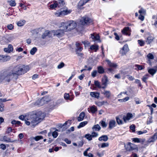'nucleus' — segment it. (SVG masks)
<instances>
[{
  "label": "nucleus",
  "instance_id": "nucleus-63",
  "mask_svg": "<svg viewBox=\"0 0 157 157\" xmlns=\"http://www.w3.org/2000/svg\"><path fill=\"white\" fill-rule=\"evenodd\" d=\"M7 28L11 30L13 28V26L12 24H10L7 25Z\"/></svg>",
  "mask_w": 157,
  "mask_h": 157
},
{
  "label": "nucleus",
  "instance_id": "nucleus-35",
  "mask_svg": "<svg viewBox=\"0 0 157 157\" xmlns=\"http://www.w3.org/2000/svg\"><path fill=\"white\" fill-rule=\"evenodd\" d=\"M87 122L86 121H83L81 122L79 125L78 126V128H79L81 127H82L87 124Z\"/></svg>",
  "mask_w": 157,
  "mask_h": 157
},
{
  "label": "nucleus",
  "instance_id": "nucleus-48",
  "mask_svg": "<svg viewBox=\"0 0 157 157\" xmlns=\"http://www.w3.org/2000/svg\"><path fill=\"white\" fill-rule=\"evenodd\" d=\"M43 138L42 136H37L34 138V139L36 141H37L40 139H42Z\"/></svg>",
  "mask_w": 157,
  "mask_h": 157
},
{
  "label": "nucleus",
  "instance_id": "nucleus-17",
  "mask_svg": "<svg viewBox=\"0 0 157 157\" xmlns=\"http://www.w3.org/2000/svg\"><path fill=\"white\" fill-rule=\"evenodd\" d=\"M108 78L106 76H104L102 79V82L103 85L106 86L108 84Z\"/></svg>",
  "mask_w": 157,
  "mask_h": 157
},
{
  "label": "nucleus",
  "instance_id": "nucleus-27",
  "mask_svg": "<svg viewBox=\"0 0 157 157\" xmlns=\"http://www.w3.org/2000/svg\"><path fill=\"white\" fill-rule=\"evenodd\" d=\"M98 73L100 74H103L104 72V70L103 67L101 66L98 67Z\"/></svg>",
  "mask_w": 157,
  "mask_h": 157
},
{
  "label": "nucleus",
  "instance_id": "nucleus-8",
  "mask_svg": "<svg viewBox=\"0 0 157 157\" xmlns=\"http://www.w3.org/2000/svg\"><path fill=\"white\" fill-rule=\"evenodd\" d=\"M129 49L128 44H125L120 51V53L122 56H123L127 53Z\"/></svg>",
  "mask_w": 157,
  "mask_h": 157
},
{
  "label": "nucleus",
  "instance_id": "nucleus-57",
  "mask_svg": "<svg viewBox=\"0 0 157 157\" xmlns=\"http://www.w3.org/2000/svg\"><path fill=\"white\" fill-rule=\"evenodd\" d=\"M64 66V64L63 62H61L57 66L58 69H60Z\"/></svg>",
  "mask_w": 157,
  "mask_h": 157
},
{
  "label": "nucleus",
  "instance_id": "nucleus-51",
  "mask_svg": "<svg viewBox=\"0 0 157 157\" xmlns=\"http://www.w3.org/2000/svg\"><path fill=\"white\" fill-rule=\"evenodd\" d=\"M11 123L12 124H17L19 125L21 124V122L18 121H16L15 120L12 121L11 122Z\"/></svg>",
  "mask_w": 157,
  "mask_h": 157
},
{
  "label": "nucleus",
  "instance_id": "nucleus-37",
  "mask_svg": "<svg viewBox=\"0 0 157 157\" xmlns=\"http://www.w3.org/2000/svg\"><path fill=\"white\" fill-rule=\"evenodd\" d=\"M37 49L36 47L33 48L30 51V54L32 55H34L37 51Z\"/></svg>",
  "mask_w": 157,
  "mask_h": 157
},
{
  "label": "nucleus",
  "instance_id": "nucleus-23",
  "mask_svg": "<svg viewBox=\"0 0 157 157\" xmlns=\"http://www.w3.org/2000/svg\"><path fill=\"white\" fill-rule=\"evenodd\" d=\"M10 57L9 56H4L2 55V62H5L9 60Z\"/></svg>",
  "mask_w": 157,
  "mask_h": 157
},
{
  "label": "nucleus",
  "instance_id": "nucleus-11",
  "mask_svg": "<svg viewBox=\"0 0 157 157\" xmlns=\"http://www.w3.org/2000/svg\"><path fill=\"white\" fill-rule=\"evenodd\" d=\"M157 139V132L155 133L153 136H152L151 138L148 140L147 142V144H149L150 143L154 142Z\"/></svg>",
  "mask_w": 157,
  "mask_h": 157
},
{
  "label": "nucleus",
  "instance_id": "nucleus-47",
  "mask_svg": "<svg viewBox=\"0 0 157 157\" xmlns=\"http://www.w3.org/2000/svg\"><path fill=\"white\" fill-rule=\"evenodd\" d=\"M85 137L88 140H91L92 139L91 135L90 134H86L85 136Z\"/></svg>",
  "mask_w": 157,
  "mask_h": 157
},
{
  "label": "nucleus",
  "instance_id": "nucleus-3",
  "mask_svg": "<svg viewBox=\"0 0 157 157\" xmlns=\"http://www.w3.org/2000/svg\"><path fill=\"white\" fill-rule=\"evenodd\" d=\"M71 10H68L66 7L61 8L59 10L55 13V15L57 17H62L70 13Z\"/></svg>",
  "mask_w": 157,
  "mask_h": 157
},
{
  "label": "nucleus",
  "instance_id": "nucleus-19",
  "mask_svg": "<svg viewBox=\"0 0 157 157\" xmlns=\"http://www.w3.org/2000/svg\"><path fill=\"white\" fill-rule=\"evenodd\" d=\"M21 66L22 70V74L26 73L29 70V67L28 66H25L21 65Z\"/></svg>",
  "mask_w": 157,
  "mask_h": 157
},
{
  "label": "nucleus",
  "instance_id": "nucleus-40",
  "mask_svg": "<svg viewBox=\"0 0 157 157\" xmlns=\"http://www.w3.org/2000/svg\"><path fill=\"white\" fill-rule=\"evenodd\" d=\"M98 46L97 45H93L90 47V49L91 50H94L95 52H96L98 49Z\"/></svg>",
  "mask_w": 157,
  "mask_h": 157
},
{
  "label": "nucleus",
  "instance_id": "nucleus-39",
  "mask_svg": "<svg viewBox=\"0 0 157 157\" xmlns=\"http://www.w3.org/2000/svg\"><path fill=\"white\" fill-rule=\"evenodd\" d=\"M57 6H58V5L57 2L56 1H55L54 3L50 6V7L51 9H54Z\"/></svg>",
  "mask_w": 157,
  "mask_h": 157
},
{
  "label": "nucleus",
  "instance_id": "nucleus-54",
  "mask_svg": "<svg viewBox=\"0 0 157 157\" xmlns=\"http://www.w3.org/2000/svg\"><path fill=\"white\" fill-rule=\"evenodd\" d=\"M152 122V117H150L148 118L147 120V124H150Z\"/></svg>",
  "mask_w": 157,
  "mask_h": 157
},
{
  "label": "nucleus",
  "instance_id": "nucleus-32",
  "mask_svg": "<svg viewBox=\"0 0 157 157\" xmlns=\"http://www.w3.org/2000/svg\"><path fill=\"white\" fill-rule=\"evenodd\" d=\"M8 2L11 6H14L16 5L15 0H8Z\"/></svg>",
  "mask_w": 157,
  "mask_h": 157
},
{
  "label": "nucleus",
  "instance_id": "nucleus-5",
  "mask_svg": "<svg viewBox=\"0 0 157 157\" xmlns=\"http://www.w3.org/2000/svg\"><path fill=\"white\" fill-rule=\"evenodd\" d=\"M21 65H18L15 67L13 69L12 72L13 74L17 75H21L22 74V70Z\"/></svg>",
  "mask_w": 157,
  "mask_h": 157
},
{
  "label": "nucleus",
  "instance_id": "nucleus-15",
  "mask_svg": "<svg viewBox=\"0 0 157 157\" xmlns=\"http://www.w3.org/2000/svg\"><path fill=\"white\" fill-rule=\"evenodd\" d=\"M116 122L114 120H111L109 122V128L111 129L116 126Z\"/></svg>",
  "mask_w": 157,
  "mask_h": 157
},
{
  "label": "nucleus",
  "instance_id": "nucleus-9",
  "mask_svg": "<svg viewBox=\"0 0 157 157\" xmlns=\"http://www.w3.org/2000/svg\"><path fill=\"white\" fill-rule=\"evenodd\" d=\"M135 150L137 151L136 146L134 144L131 143H128L127 144V151H132Z\"/></svg>",
  "mask_w": 157,
  "mask_h": 157
},
{
  "label": "nucleus",
  "instance_id": "nucleus-28",
  "mask_svg": "<svg viewBox=\"0 0 157 157\" xmlns=\"http://www.w3.org/2000/svg\"><path fill=\"white\" fill-rule=\"evenodd\" d=\"M82 48L81 46L78 48H76L75 49L76 52V53L78 54V55L80 56L82 55V54L81 53H79L78 52H80L82 51Z\"/></svg>",
  "mask_w": 157,
  "mask_h": 157
},
{
  "label": "nucleus",
  "instance_id": "nucleus-16",
  "mask_svg": "<svg viewBox=\"0 0 157 157\" xmlns=\"http://www.w3.org/2000/svg\"><path fill=\"white\" fill-rule=\"evenodd\" d=\"M100 93L96 92H92L90 93V95L93 97L98 99L100 97Z\"/></svg>",
  "mask_w": 157,
  "mask_h": 157
},
{
  "label": "nucleus",
  "instance_id": "nucleus-64",
  "mask_svg": "<svg viewBox=\"0 0 157 157\" xmlns=\"http://www.w3.org/2000/svg\"><path fill=\"white\" fill-rule=\"evenodd\" d=\"M12 130V129L11 127H9L7 129L6 131V133H9L10 132H11Z\"/></svg>",
  "mask_w": 157,
  "mask_h": 157
},
{
  "label": "nucleus",
  "instance_id": "nucleus-29",
  "mask_svg": "<svg viewBox=\"0 0 157 157\" xmlns=\"http://www.w3.org/2000/svg\"><path fill=\"white\" fill-rule=\"evenodd\" d=\"M92 129L94 131H99L101 129V127L98 124H97L93 126Z\"/></svg>",
  "mask_w": 157,
  "mask_h": 157
},
{
  "label": "nucleus",
  "instance_id": "nucleus-26",
  "mask_svg": "<svg viewBox=\"0 0 157 157\" xmlns=\"http://www.w3.org/2000/svg\"><path fill=\"white\" fill-rule=\"evenodd\" d=\"M2 140L7 142H13L14 141L13 140H12L10 138H8L6 136H3Z\"/></svg>",
  "mask_w": 157,
  "mask_h": 157
},
{
  "label": "nucleus",
  "instance_id": "nucleus-53",
  "mask_svg": "<svg viewBox=\"0 0 157 157\" xmlns=\"http://www.w3.org/2000/svg\"><path fill=\"white\" fill-rule=\"evenodd\" d=\"M101 125L103 128L106 127L107 126V124L106 123L105 121H101Z\"/></svg>",
  "mask_w": 157,
  "mask_h": 157
},
{
  "label": "nucleus",
  "instance_id": "nucleus-56",
  "mask_svg": "<svg viewBox=\"0 0 157 157\" xmlns=\"http://www.w3.org/2000/svg\"><path fill=\"white\" fill-rule=\"evenodd\" d=\"M109 146V144L108 143H104L101 144V147L104 148L106 147H108Z\"/></svg>",
  "mask_w": 157,
  "mask_h": 157
},
{
  "label": "nucleus",
  "instance_id": "nucleus-59",
  "mask_svg": "<svg viewBox=\"0 0 157 157\" xmlns=\"http://www.w3.org/2000/svg\"><path fill=\"white\" fill-rule=\"evenodd\" d=\"M52 134L53 137L55 138H56L58 135V133L56 131L53 132Z\"/></svg>",
  "mask_w": 157,
  "mask_h": 157
},
{
  "label": "nucleus",
  "instance_id": "nucleus-58",
  "mask_svg": "<svg viewBox=\"0 0 157 157\" xmlns=\"http://www.w3.org/2000/svg\"><path fill=\"white\" fill-rule=\"evenodd\" d=\"M147 57L150 59H153L154 58L153 55L151 53H149L147 55Z\"/></svg>",
  "mask_w": 157,
  "mask_h": 157
},
{
  "label": "nucleus",
  "instance_id": "nucleus-49",
  "mask_svg": "<svg viewBox=\"0 0 157 157\" xmlns=\"http://www.w3.org/2000/svg\"><path fill=\"white\" fill-rule=\"evenodd\" d=\"M139 12L141 15L145 14L146 13L145 10L142 8L139 10Z\"/></svg>",
  "mask_w": 157,
  "mask_h": 157
},
{
  "label": "nucleus",
  "instance_id": "nucleus-33",
  "mask_svg": "<svg viewBox=\"0 0 157 157\" xmlns=\"http://www.w3.org/2000/svg\"><path fill=\"white\" fill-rule=\"evenodd\" d=\"M91 38L94 40H99V37L98 35L95 36L94 34H91Z\"/></svg>",
  "mask_w": 157,
  "mask_h": 157
},
{
  "label": "nucleus",
  "instance_id": "nucleus-2",
  "mask_svg": "<svg viewBox=\"0 0 157 157\" xmlns=\"http://www.w3.org/2000/svg\"><path fill=\"white\" fill-rule=\"evenodd\" d=\"M77 25L75 22L72 20H70L67 21L61 22L60 27H64L67 32L74 29L76 28Z\"/></svg>",
  "mask_w": 157,
  "mask_h": 157
},
{
  "label": "nucleus",
  "instance_id": "nucleus-22",
  "mask_svg": "<svg viewBox=\"0 0 157 157\" xmlns=\"http://www.w3.org/2000/svg\"><path fill=\"white\" fill-rule=\"evenodd\" d=\"M101 93L104 94L107 98H109L111 96V93L110 91L104 90V92Z\"/></svg>",
  "mask_w": 157,
  "mask_h": 157
},
{
  "label": "nucleus",
  "instance_id": "nucleus-43",
  "mask_svg": "<svg viewBox=\"0 0 157 157\" xmlns=\"http://www.w3.org/2000/svg\"><path fill=\"white\" fill-rule=\"evenodd\" d=\"M117 122V124H123V121L122 120L120 119L118 117H116Z\"/></svg>",
  "mask_w": 157,
  "mask_h": 157
},
{
  "label": "nucleus",
  "instance_id": "nucleus-46",
  "mask_svg": "<svg viewBox=\"0 0 157 157\" xmlns=\"http://www.w3.org/2000/svg\"><path fill=\"white\" fill-rule=\"evenodd\" d=\"M147 132V131L146 130H144L143 131H137V133L138 135H141L143 134L146 133Z\"/></svg>",
  "mask_w": 157,
  "mask_h": 157
},
{
  "label": "nucleus",
  "instance_id": "nucleus-44",
  "mask_svg": "<svg viewBox=\"0 0 157 157\" xmlns=\"http://www.w3.org/2000/svg\"><path fill=\"white\" fill-rule=\"evenodd\" d=\"M95 85L99 88H101V86L100 85V82L98 81H95L94 82Z\"/></svg>",
  "mask_w": 157,
  "mask_h": 157
},
{
  "label": "nucleus",
  "instance_id": "nucleus-13",
  "mask_svg": "<svg viewBox=\"0 0 157 157\" xmlns=\"http://www.w3.org/2000/svg\"><path fill=\"white\" fill-rule=\"evenodd\" d=\"M132 117L133 115L132 114L128 113L127 114L126 116H124L123 117V118L124 121L125 122H126L127 121H128L132 118Z\"/></svg>",
  "mask_w": 157,
  "mask_h": 157
},
{
  "label": "nucleus",
  "instance_id": "nucleus-61",
  "mask_svg": "<svg viewBox=\"0 0 157 157\" xmlns=\"http://www.w3.org/2000/svg\"><path fill=\"white\" fill-rule=\"evenodd\" d=\"M135 66V67H137L138 69L139 70H142L144 69L142 66L141 65H136Z\"/></svg>",
  "mask_w": 157,
  "mask_h": 157
},
{
  "label": "nucleus",
  "instance_id": "nucleus-18",
  "mask_svg": "<svg viewBox=\"0 0 157 157\" xmlns=\"http://www.w3.org/2000/svg\"><path fill=\"white\" fill-rule=\"evenodd\" d=\"M89 1L90 0H80L78 4V7L80 8L82 6Z\"/></svg>",
  "mask_w": 157,
  "mask_h": 157
},
{
  "label": "nucleus",
  "instance_id": "nucleus-41",
  "mask_svg": "<svg viewBox=\"0 0 157 157\" xmlns=\"http://www.w3.org/2000/svg\"><path fill=\"white\" fill-rule=\"evenodd\" d=\"M49 33V32L48 31H46L42 35V38H45V37L47 36Z\"/></svg>",
  "mask_w": 157,
  "mask_h": 157
},
{
  "label": "nucleus",
  "instance_id": "nucleus-7",
  "mask_svg": "<svg viewBox=\"0 0 157 157\" xmlns=\"http://www.w3.org/2000/svg\"><path fill=\"white\" fill-rule=\"evenodd\" d=\"M4 75V79L7 82H9L11 79L13 78L14 75L11 71L5 72Z\"/></svg>",
  "mask_w": 157,
  "mask_h": 157
},
{
  "label": "nucleus",
  "instance_id": "nucleus-38",
  "mask_svg": "<svg viewBox=\"0 0 157 157\" xmlns=\"http://www.w3.org/2000/svg\"><path fill=\"white\" fill-rule=\"evenodd\" d=\"M129 99V98L128 97H127L122 99H119L118 100V101L121 102H125L126 101H128Z\"/></svg>",
  "mask_w": 157,
  "mask_h": 157
},
{
  "label": "nucleus",
  "instance_id": "nucleus-55",
  "mask_svg": "<svg viewBox=\"0 0 157 157\" xmlns=\"http://www.w3.org/2000/svg\"><path fill=\"white\" fill-rule=\"evenodd\" d=\"M130 129L132 130V132H135V126L134 125L132 124L130 125Z\"/></svg>",
  "mask_w": 157,
  "mask_h": 157
},
{
  "label": "nucleus",
  "instance_id": "nucleus-60",
  "mask_svg": "<svg viewBox=\"0 0 157 157\" xmlns=\"http://www.w3.org/2000/svg\"><path fill=\"white\" fill-rule=\"evenodd\" d=\"M82 43L85 46H89L90 44V42L87 41H82Z\"/></svg>",
  "mask_w": 157,
  "mask_h": 157
},
{
  "label": "nucleus",
  "instance_id": "nucleus-34",
  "mask_svg": "<svg viewBox=\"0 0 157 157\" xmlns=\"http://www.w3.org/2000/svg\"><path fill=\"white\" fill-rule=\"evenodd\" d=\"M149 75L148 74H147L144 76L142 78V81L145 82H146V80L148 78Z\"/></svg>",
  "mask_w": 157,
  "mask_h": 157
},
{
  "label": "nucleus",
  "instance_id": "nucleus-62",
  "mask_svg": "<svg viewBox=\"0 0 157 157\" xmlns=\"http://www.w3.org/2000/svg\"><path fill=\"white\" fill-rule=\"evenodd\" d=\"M64 98L65 99L68 100L69 99L70 96L68 94L65 93L64 95Z\"/></svg>",
  "mask_w": 157,
  "mask_h": 157
},
{
  "label": "nucleus",
  "instance_id": "nucleus-6",
  "mask_svg": "<svg viewBox=\"0 0 157 157\" xmlns=\"http://www.w3.org/2000/svg\"><path fill=\"white\" fill-rule=\"evenodd\" d=\"M92 21L90 18L86 16L83 17L80 20L81 24L83 25H87Z\"/></svg>",
  "mask_w": 157,
  "mask_h": 157
},
{
  "label": "nucleus",
  "instance_id": "nucleus-1",
  "mask_svg": "<svg viewBox=\"0 0 157 157\" xmlns=\"http://www.w3.org/2000/svg\"><path fill=\"white\" fill-rule=\"evenodd\" d=\"M45 116V113L37 111H33L25 116L21 115L19 117V118L21 120H24L27 125L31 124L34 126L43 120Z\"/></svg>",
  "mask_w": 157,
  "mask_h": 157
},
{
  "label": "nucleus",
  "instance_id": "nucleus-24",
  "mask_svg": "<svg viewBox=\"0 0 157 157\" xmlns=\"http://www.w3.org/2000/svg\"><path fill=\"white\" fill-rule=\"evenodd\" d=\"M58 6L59 7L63 6L65 4V3L63 0H57Z\"/></svg>",
  "mask_w": 157,
  "mask_h": 157
},
{
  "label": "nucleus",
  "instance_id": "nucleus-31",
  "mask_svg": "<svg viewBox=\"0 0 157 157\" xmlns=\"http://www.w3.org/2000/svg\"><path fill=\"white\" fill-rule=\"evenodd\" d=\"M25 23V20H21L18 21L17 24L18 26H23Z\"/></svg>",
  "mask_w": 157,
  "mask_h": 157
},
{
  "label": "nucleus",
  "instance_id": "nucleus-4",
  "mask_svg": "<svg viewBox=\"0 0 157 157\" xmlns=\"http://www.w3.org/2000/svg\"><path fill=\"white\" fill-rule=\"evenodd\" d=\"M63 29H60L54 30L53 32V35L54 36H56L58 37H60L63 36L65 32L67 31L65 30L64 28L63 27Z\"/></svg>",
  "mask_w": 157,
  "mask_h": 157
},
{
  "label": "nucleus",
  "instance_id": "nucleus-30",
  "mask_svg": "<svg viewBox=\"0 0 157 157\" xmlns=\"http://www.w3.org/2000/svg\"><path fill=\"white\" fill-rule=\"evenodd\" d=\"M148 72L152 75H153L156 72V71L154 69L150 68L148 69Z\"/></svg>",
  "mask_w": 157,
  "mask_h": 157
},
{
  "label": "nucleus",
  "instance_id": "nucleus-52",
  "mask_svg": "<svg viewBox=\"0 0 157 157\" xmlns=\"http://www.w3.org/2000/svg\"><path fill=\"white\" fill-rule=\"evenodd\" d=\"M98 73V72L96 70H94V71L92 73H91V76L93 77H95L96 75H97V74Z\"/></svg>",
  "mask_w": 157,
  "mask_h": 157
},
{
  "label": "nucleus",
  "instance_id": "nucleus-50",
  "mask_svg": "<svg viewBox=\"0 0 157 157\" xmlns=\"http://www.w3.org/2000/svg\"><path fill=\"white\" fill-rule=\"evenodd\" d=\"M138 42L139 44L141 46H143L144 45L145 42L143 40H138Z\"/></svg>",
  "mask_w": 157,
  "mask_h": 157
},
{
  "label": "nucleus",
  "instance_id": "nucleus-45",
  "mask_svg": "<svg viewBox=\"0 0 157 157\" xmlns=\"http://www.w3.org/2000/svg\"><path fill=\"white\" fill-rule=\"evenodd\" d=\"M132 141L135 143H140L141 142L140 139L137 138H132Z\"/></svg>",
  "mask_w": 157,
  "mask_h": 157
},
{
  "label": "nucleus",
  "instance_id": "nucleus-36",
  "mask_svg": "<svg viewBox=\"0 0 157 157\" xmlns=\"http://www.w3.org/2000/svg\"><path fill=\"white\" fill-rule=\"evenodd\" d=\"M42 98L44 99V102H45V103L50 101L51 100L50 98L48 96H45Z\"/></svg>",
  "mask_w": 157,
  "mask_h": 157
},
{
  "label": "nucleus",
  "instance_id": "nucleus-42",
  "mask_svg": "<svg viewBox=\"0 0 157 157\" xmlns=\"http://www.w3.org/2000/svg\"><path fill=\"white\" fill-rule=\"evenodd\" d=\"M90 110L92 113H94L97 111V109L95 106H93L90 108Z\"/></svg>",
  "mask_w": 157,
  "mask_h": 157
},
{
  "label": "nucleus",
  "instance_id": "nucleus-20",
  "mask_svg": "<svg viewBox=\"0 0 157 157\" xmlns=\"http://www.w3.org/2000/svg\"><path fill=\"white\" fill-rule=\"evenodd\" d=\"M108 139V137L107 135H103L100 137L98 140L99 141L103 140L104 141H106Z\"/></svg>",
  "mask_w": 157,
  "mask_h": 157
},
{
  "label": "nucleus",
  "instance_id": "nucleus-10",
  "mask_svg": "<svg viewBox=\"0 0 157 157\" xmlns=\"http://www.w3.org/2000/svg\"><path fill=\"white\" fill-rule=\"evenodd\" d=\"M130 30L129 28L128 27H124L122 30V33L123 34L126 35L130 36Z\"/></svg>",
  "mask_w": 157,
  "mask_h": 157
},
{
  "label": "nucleus",
  "instance_id": "nucleus-21",
  "mask_svg": "<svg viewBox=\"0 0 157 157\" xmlns=\"http://www.w3.org/2000/svg\"><path fill=\"white\" fill-rule=\"evenodd\" d=\"M85 115V113L84 112H82L79 114V117L78 118V121H82L84 119Z\"/></svg>",
  "mask_w": 157,
  "mask_h": 157
},
{
  "label": "nucleus",
  "instance_id": "nucleus-14",
  "mask_svg": "<svg viewBox=\"0 0 157 157\" xmlns=\"http://www.w3.org/2000/svg\"><path fill=\"white\" fill-rule=\"evenodd\" d=\"M105 61L107 63V64L110 67L115 68H117V63L112 62L110 60L108 59L106 60Z\"/></svg>",
  "mask_w": 157,
  "mask_h": 157
},
{
  "label": "nucleus",
  "instance_id": "nucleus-25",
  "mask_svg": "<svg viewBox=\"0 0 157 157\" xmlns=\"http://www.w3.org/2000/svg\"><path fill=\"white\" fill-rule=\"evenodd\" d=\"M154 39V37L151 36H150L147 37L146 42L147 44H150L151 43L153 40Z\"/></svg>",
  "mask_w": 157,
  "mask_h": 157
},
{
  "label": "nucleus",
  "instance_id": "nucleus-12",
  "mask_svg": "<svg viewBox=\"0 0 157 157\" xmlns=\"http://www.w3.org/2000/svg\"><path fill=\"white\" fill-rule=\"evenodd\" d=\"M44 99L42 98L40 99H38L35 102V105L39 106L43 105L45 104V102H44Z\"/></svg>",
  "mask_w": 157,
  "mask_h": 157
}]
</instances>
